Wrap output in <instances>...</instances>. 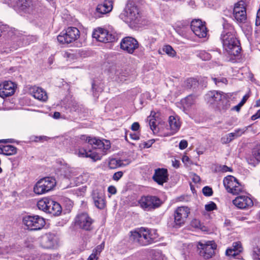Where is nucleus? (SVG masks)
Segmentation results:
<instances>
[{"label":"nucleus","instance_id":"4","mask_svg":"<svg viewBox=\"0 0 260 260\" xmlns=\"http://www.w3.org/2000/svg\"><path fill=\"white\" fill-rule=\"evenodd\" d=\"M138 203L142 209L147 211L157 209L163 204V202L159 197L152 195L142 196Z\"/></svg>","mask_w":260,"mask_h":260},{"label":"nucleus","instance_id":"1","mask_svg":"<svg viewBox=\"0 0 260 260\" xmlns=\"http://www.w3.org/2000/svg\"><path fill=\"white\" fill-rule=\"evenodd\" d=\"M223 30L220 35L223 53L230 60H234L240 55L242 50L240 41L234 25L224 19Z\"/></svg>","mask_w":260,"mask_h":260},{"label":"nucleus","instance_id":"33","mask_svg":"<svg viewBox=\"0 0 260 260\" xmlns=\"http://www.w3.org/2000/svg\"><path fill=\"white\" fill-rule=\"evenodd\" d=\"M108 166L110 169H115L118 167L123 166L124 164H123L122 160L111 158L109 160Z\"/></svg>","mask_w":260,"mask_h":260},{"label":"nucleus","instance_id":"57","mask_svg":"<svg viewBox=\"0 0 260 260\" xmlns=\"http://www.w3.org/2000/svg\"><path fill=\"white\" fill-rule=\"evenodd\" d=\"M173 166L175 168H178L180 166V162L179 160L175 159L173 161Z\"/></svg>","mask_w":260,"mask_h":260},{"label":"nucleus","instance_id":"10","mask_svg":"<svg viewBox=\"0 0 260 260\" xmlns=\"http://www.w3.org/2000/svg\"><path fill=\"white\" fill-rule=\"evenodd\" d=\"M190 213V209L187 206L178 207L174 213V227L179 228L182 226Z\"/></svg>","mask_w":260,"mask_h":260},{"label":"nucleus","instance_id":"44","mask_svg":"<svg viewBox=\"0 0 260 260\" xmlns=\"http://www.w3.org/2000/svg\"><path fill=\"white\" fill-rule=\"evenodd\" d=\"M212 80L214 81L216 85H217L220 82L225 84H227L228 83V81L225 78H221L220 79L212 78Z\"/></svg>","mask_w":260,"mask_h":260},{"label":"nucleus","instance_id":"40","mask_svg":"<svg viewBox=\"0 0 260 260\" xmlns=\"http://www.w3.org/2000/svg\"><path fill=\"white\" fill-rule=\"evenodd\" d=\"M217 207L216 204L212 201L210 202L209 204H206L205 206V210L207 211H212L217 209Z\"/></svg>","mask_w":260,"mask_h":260},{"label":"nucleus","instance_id":"24","mask_svg":"<svg viewBox=\"0 0 260 260\" xmlns=\"http://www.w3.org/2000/svg\"><path fill=\"white\" fill-rule=\"evenodd\" d=\"M243 248L242 243L240 241L235 242L233 243L231 247H229L225 251L227 256L235 257L239 255L243 251Z\"/></svg>","mask_w":260,"mask_h":260},{"label":"nucleus","instance_id":"2","mask_svg":"<svg viewBox=\"0 0 260 260\" xmlns=\"http://www.w3.org/2000/svg\"><path fill=\"white\" fill-rule=\"evenodd\" d=\"M156 231L148 228L141 227L129 232V240L139 246H146L157 241Z\"/></svg>","mask_w":260,"mask_h":260},{"label":"nucleus","instance_id":"25","mask_svg":"<svg viewBox=\"0 0 260 260\" xmlns=\"http://www.w3.org/2000/svg\"><path fill=\"white\" fill-rule=\"evenodd\" d=\"M30 92L34 98L40 101L45 102L48 99L46 92L42 88L35 86L30 88Z\"/></svg>","mask_w":260,"mask_h":260},{"label":"nucleus","instance_id":"47","mask_svg":"<svg viewBox=\"0 0 260 260\" xmlns=\"http://www.w3.org/2000/svg\"><path fill=\"white\" fill-rule=\"evenodd\" d=\"M129 135L130 138L133 140L137 141L139 140L140 138V132L130 133Z\"/></svg>","mask_w":260,"mask_h":260},{"label":"nucleus","instance_id":"14","mask_svg":"<svg viewBox=\"0 0 260 260\" xmlns=\"http://www.w3.org/2000/svg\"><path fill=\"white\" fill-rule=\"evenodd\" d=\"M139 46L138 41L132 37L123 38L120 42V48L124 51L132 54Z\"/></svg>","mask_w":260,"mask_h":260},{"label":"nucleus","instance_id":"5","mask_svg":"<svg viewBox=\"0 0 260 260\" xmlns=\"http://www.w3.org/2000/svg\"><path fill=\"white\" fill-rule=\"evenodd\" d=\"M22 223L27 230L31 231H39L45 225V219L38 215H25L23 217Z\"/></svg>","mask_w":260,"mask_h":260},{"label":"nucleus","instance_id":"16","mask_svg":"<svg viewBox=\"0 0 260 260\" xmlns=\"http://www.w3.org/2000/svg\"><path fill=\"white\" fill-rule=\"evenodd\" d=\"M16 84L11 81H5L0 83V97L5 98L14 94Z\"/></svg>","mask_w":260,"mask_h":260},{"label":"nucleus","instance_id":"60","mask_svg":"<svg viewBox=\"0 0 260 260\" xmlns=\"http://www.w3.org/2000/svg\"><path fill=\"white\" fill-rule=\"evenodd\" d=\"M11 142H12L11 139H3V140H0V143H11Z\"/></svg>","mask_w":260,"mask_h":260},{"label":"nucleus","instance_id":"19","mask_svg":"<svg viewBox=\"0 0 260 260\" xmlns=\"http://www.w3.org/2000/svg\"><path fill=\"white\" fill-rule=\"evenodd\" d=\"M223 97V92L216 90L208 91L205 95V100L210 105L219 106Z\"/></svg>","mask_w":260,"mask_h":260},{"label":"nucleus","instance_id":"49","mask_svg":"<svg viewBox=\"0 0 260 260\" xmlns=\"http://www.w3.org/2000/svg\"><path fill=\"white\" fill-rule=\"evenodd\" d=\"M140 126L138 122H134L131 125V129L133 131L137 132L140 129Z\"/></svg>","mask_w":260,"mask_h":260},{"label":"nucleus","instance_id":"18","mask_svg":"<svg viewBox=\"0 0 260 260\" xmlns=\"http://www.w3.org/2000/svg\"><path fill=\"white\" fill-rule=\"evenodd\" d=\"M168 170L166 168H157L154 170L152 179L158 185H162L169 180Z\"/></svg>","mask_w":260,"mask_h":260},{"label":"nucleus","instance_id":"31","mask_svg":"<svg viewBox=\"0 0 260 260\" xmlns=\"http://www.w3.org/2000/svg\"><path fill=\"white\" fill-rule=\"evenodd\" d=\"M252 256L254 260L260 258V239H255L253 245Z\"/></svg>","mask_w":260,"mask_h":260},{"label":"nucleus","instance_id":"46","mask_svg":"<svg viewBox=\"0 0 260 260\" xmlns=\"http://www.w3.org/2000/svg\"><path fill=\"white\" fill-rule=\"evenodd\" d=\"M182 161L184 164L185 166H190L192 164V161L189 157L186 155H184L182 157Z\"/></svg>","mask_w":260,"mask_h":260},{"label":"nucleus","instance_id":"52","mask_svg":"<svg viewBox=\"0 0 260 260\" xmlns=\"http://www.w3.org/2000/svg\"><path fill=\"white\" fill-rule=\"evenodd\" d=\"M105 246L104 242H103L100 245H99L96 246L95 247V249H96V251L100 254L102 250L104 249Z\"/></svg>","mask_w":260,"mask_h":260},{"label":"nucleus","instance_id":"13","mask_svg":"<svg viewBox=\"0 0 260 260\" xmlns=\"http://www.w3.org/2000/svg\"><path fill=\"white\" fill-rule=\"evenodd\" d=\"M92 36L98 41L105 43L113 42L115 41V35L110 32L108 30L101 27L95 29Z\"/></svg>","mask_w":260,"mask_h":260},{"label":"nucleus","instance_id":"34","mask_svg":"<svg viewBox=\"0 0 260 260\" xmlns=\"http://www.w3.org/2000/svg\"><path fill=\"white\" fill-rule=\"evenodd\" d=\"M162 50L169 56L174 57L176 56V52L170 45H165Z\"/></svg>","mask_w":260,"mask_h":260},{"label":"nucleus","instance_id":"45","mask_svg":"<svg viewBox=\"0 0 260 260\" xmlns=\"http://www.w3.org/2000/svg\"><path fill=\"white\" fill-rule=\"evenodd\" d=\"M123 175V172L122 171H118L115 173L112 177L113 180L118 181Z\"/></svg>","mask_w":260,"mask_h":260},{"label":"nucleus","instance_id":"26","mask_svg":"<svg viewBox=\"0 0 260 260\" xmlns=\"http://www.w3.org/2000/svg\"><path fill=\"white\" fill-rule=\"evenodd\" d=\"M113 5V2L112 0H105L103 4L98 5L96 11L100 14H106L112 11Z\"/></svg>","mask_w":260,"mask_h":260},{"label":"nucleus","instance_id":"61","mask_svg":"<svg viewBox=\"0 0 260 260\" xmlns=\"http://www.w3.org/2000/svg\"><path fill=\"white\" fill-rule=\"evenodd\" d=\"M232 109L234 110H236L237 112H239L240 109H241V107H240V106L238 104L237 105L233 107Z\"/></svg>","mask_w":260,"mask_h":260},{"label":"nucleus","instance_id":"39","mask_svg":"<svg viewBox=\"0 0 260 260\" xmlns=\"http://www.w3.org/2000/svg\"><path fill=\"white\" fill-rule=\"evenodd\" d=\"M203 194L206 197H210L212 196L213 191L212 188L208 186L204 187L202 189Z\"/></svg>","mask_w":260,"mask_h":260},{"label":"nucleus","instance_id":"17","mask_svg":"<svg viewBox=\"0 0 260 260\" xmlns=\"http://www.w3.org/2000/svg\"><path fill=\"white\" fill-rule=\"evenodd\" d=\"M233 204L241 209H249L253 205L252 199L247 196H239L233 200Z\"/></svg>","mask_w":260,"mask_h":260},{"label":"nucleus","instance_id":"48","mask_svg":"<svg viewBox=\"0 0 260 260\" xmlns=\"http://www.w3.org/2000/svg\"><path fill=\"white\" fill-rule=\"evenodd\" d=\"M232 141V139L230 138L229 134L221 138V142L223 144H228L230 143Z\"/></svg>","mask_w":260,"mask_h":260},{"label":"nucleus","instance_id":"22","mask_svg":"<svg viewBox=\"0 0 260 260\" xmlns=\"http://www.w3.org/2000/svg\"><path fill=\"white\" fill-rule=\"evenodd\" d=\"M126 13L128 21L130 22H135L140 17L139 9L135 5H128Z\"/></svg>","mask_w":260,"mask_h":260},{"label":"nucleus","instance_id":"30","mask_svg":"<svg viewBox=\"0 0 260 260\" xmlns=\"http://www.w3.org/2000/svg\"><path fill=\"white\" fill-rule=\"evenodd\" d=\"M238 182L237 179L231 175H229L225 177L223 181V185L227 191L230 189H231L234 185L238 184Z\"/></svg>","mask_w":260,"mask_h":260},{"label":"nucleus","instance_id":"27","mask_svg":"<svg viewBox=\"0 0 260 260\" xmlns=\"http://www.w3.org/2000/svg\"><path fill=\"white\" fill-rule=\"evenodd\" d=\"M244 11H246V8L245 2L244 1H239L235 4L233 10L234 16H236L237 17L240 16L239 15V12H240L242 13L241 17L242 19H243L244 17H245L243 13Z\"/></svg>","mask_w":260,"mask_h":260},{"label":"nucleus","instance_id":"28","mask_svg":"<svg viewBox=\"0 0 260 260\" xmlns=\"http://www.w3.org/2000/svg\"><path fill=\"white\" fill-rule=\"evenodd\" d=\"M29 0H18L14 6L15 9L19 12H26L30 7Z\"/></svg>","mask_w":260,"mask_h":260},{"label":"nucleus","instance_id":"12","mask_svg":"<svg viewBox=\"0 0 260 260\" xmlns=\"http://www.w3.org/2000/svg\"><path fill=\"white\" fill-rule=\"evenodd\" d=\"M80 139L91 145L92 148H101V147H104V149H110L111 148V143L109 140H100L95 137H91L84 135H81Z\"/></svg>","mask_w":260,"mask_h":260},{"label":"nucleus","instance_id":"37","mask_svg":"<svg viewBox=\"0 0 260 260\" xmlns=\"http://www.w3.org/2000/svg\"><path fill=\"white\" fill-rule=\"evenodd\" d=\"M245 130L244 129H237L235 130L234 132L229 134V136L233 140L235 138L240 137L244 133Z\"/></svg>","mask_w":260,"mask_h":260},{"label":"nucleus","instance_id":"54","mask_svg":"<svg viewBox=\"0 0 260 260\" xmlns=\"http://www.w3.org/2000/svg\"><path fill=\"white\" fill-rule=\"evenodd\" d=\"M221 170L223 172H232L233 169L231 167H229L226 165H223L222 167H221Z\"/></svg>","mask_w":260,"mask_h":260},{"label":"nucleus","instance_id":"55","mask_svg":"<svg viewBox=\"0 0 260 260\" xmlns=\"http://www.w3.org/2000/svg\"><path fill=\"white\" fill-rule=\"evenodd\" d=\"M259 118H260V109L257 110L256 113L251 116V119L252 120H255Z\"/></svg>","mask_w":260,"mask_h":260},{"label":"nucleus","instance_id":"41","mask_svg":"<svg viewBox=\"0 0 260 260\" xmlns=\"http://www.w3.org/2000/svg\"><path fill=\"white\" fill-rule=\"evenodd\" d=\"M252 154L256 160L260 162V147H258L253 149Z\"/></svg>","mask_w":260,"mask_h":260},{"label":"nucleus","instance_id":"3","mask_svg":"<svg viewBox=\"0 0 260 260\" xmlns=\"http://www.w3.org/2000/svg\"><path fill=\"white\" fill-rule=\"evenodd\" d=\"M37 207L39 210L54 216H58L62 212L61 205L49 197L40 199L37 203Z\"/></svg>","mask_w":260,"mask_h":260},{"label":"nucleus","instance_id":"50","mask_svg":"<svg viewBox=\"0 0 260 260\" xmlns=\"http://www.w3.org/2000/svg\"><path fill=\"white\" fill-rule=\"evenodd\" d=\"M188 146V143L186 140H181L179 143V148L180 149H184Z\"/></svg>","mask_w":260,"mask_h":260},{"label":"nucleus","instance_id":"9","mask_svg":"<svg viewBox=\"0 0 260 260\" xmlns=\"http://www.w3.org/2000/svg\"><path fill=\"white\" fill-rule=\"evenodd\" d=\"M197 247L200 255L204 259H208L214 254L217 245L214 241H208L205 243L199 242Z\"/></svg>","mask_w":260,"mask_h":260},{"label":"nucleus","instance_id":"7","mask_svg":"<svg viewBox=\"0 0 260 260\" xmlns=\"http://www.w3.org/2000/svg\"><path fill=\"white\" fill-rule=\"evenodd\" d=\"M80 36L79 30L75 27H68L57 36L58 41L62 44H69L76 41Z\"/></svg>","mask_w":260,"mask_h":260},{"label":"nucleus","instance_id":"53","mask_svg":"<svg viewBox=\"0 0 260 260\" xmlns=\"http://www.w3.org/2000/svg\"><path fill=\"white\" fill-rule=\"evenodd\" d=\"M46 137L45 136H35L34 138L32 139V141L36 142H39L42 141L44 140H46Z\"/></svg>","mask_w":260,"mask_h":260},{"label":"nucleus","instance_id":"11","mask_svg":"<svg viewBox=\"0 0 260 260\" xmlns=\"http://www.w3.org/2000/svg\"><path fill=\"white\" fill-rule=\"evenodd\" d=\"M93 220L87 213L79 214L75 219V225L86 231H90L93 229Z\"/></svg>","mask_w":260,"mask_h":260},{"label":"nucleus","instance_id":"15","mask_svg":"<svg viewBox=\"0 0 260 260\" xmlns=\"http://www.w3.org/2000/svg\"><path fill=\"white\" fill-rule=\"evenodd\" d=\"M190 28L199 38H203L207 36L208 29L205 21H202L200 19H194L191 22Z\"/></svg>","mask_w":260,"mask_h":260},{"label":"nucleus","instance_id":"64","mask_svg":"<svg viewBox=\"0 0 260 260\" xmlns=\"http://www.w3.org/2000/svg\"><path fill=\"white\" fill-rule=\"evenodd\" d=\"M254 107H260V99L256 101L255 104L254 105Z\"/></svg>","mask_w":260,"mask_h":260},{"label":"nucleus","instance_id":"59","mask_svg":"<svg viewBox=\"0 0 260 260\" xmlns=\"http://www.w3.org/2000/svg\"><path fill=\"white\" fill-rule=\"evenodd\" d=\"M60 116V113L58 112H55L53 114V117L55 119H58Z\"/></svg>","mask_w":260,"mask_h":260},{"label":"nucleus","instance_id":"42","mask_svg":"<svg viewBox=\"0 0 260 260\" xmlns=\"http://www.w3.org/2000/svg\"><path fill=\"white\" fill-rule=\"evenodd\" d=\"M243 13H244V15L245 17H244V18H243V19H242V17L241 16H242V13L239 12V15H240V16H239L238 17H237L236 16H234L235 19L238 22H240V23H245L246 22V20L247 19V15H246V11H244L243 12Z\"/></svg>","mask_w":260,"mask_h":260},{"label":"nucleus","instance_id":"58","mask_svg":"<svg viewBox=\"0 0 260 260\" xmlns=\"http://www.w3.org/2000/svg\"><path fill=\"white\" fill-rule=\"evenodd\" d=\"M99 259L98 256H95V254H91L88 257L87 260H98Z\"/></svg>","mask_w":260,"mask_h":260},{"label":"nucleus","instance_id":"6","mask_svg":"<svg viewBox=\"0 0 260 260\" xmlns=\"http://www.w3.org/2000/svg\"><path fill=\"white\" fill-rule=\"evenodd\" d=\"M56 180L53 177H46L40 179L34 187V192L38 195L45 194L55 186Z\"/></svg>","mask_w":260,"mask_h":260},{"label":"nucleus","instance_id":"29","mask_svg":"<svg viewBox=\"0 0 260 260\" xmlns=\"http://www.w3.org/2000/svg\"><path fill=\"white\" fill-rule=\"evenodd\" d=\"M17 149L11 145H0V154L5 155H12L17 153Z\"/></svg>","mask_w":260,"mask_h":260},{"label":"nucleus","instance_id":"35","mask_svg":"<svg viewBox=\"0 0 260 260\" xmlns=\"http://www.w3.org/2000/svg\"><path fill=\"white\" fill-rule=\"evenodd\" d=\"M243 190V187L241 184L238 182V184L234 185L231 189H230L228 192L233 194H238L241 192Z\"/></svg>","mask_w":260,"mask_h":260},{"label":"nucleus","instance_id":"20","mask_svg":"<svg viewBox=\"0 0 260 260\" xmlns=\"http://www.w3.org/2000/svg\"><path fill=\"white\" fill-rule=\"evenodd\" d=\"M56 243L54 234L49 233L42 236L40 239V245L44 249H52Z\"/></svg>","mask_w":260,"mask_h":260},{"label":"nucleus","instance_id":"56","mask_svg":"<svg viewBox=\"0 0 260 260\" xmlns=\"http://www.w3.org/2000/svg\"><path fill=\"white\" fill-rule=\"evenodd\" d=\"M249 96L250 95L249 94H246L243 96V98L241 101V102L244 104L246 102Z\"/></svg>","mask_w":260,"mask_h":260},{"label":"nucleus","instance_id":"36","mask_svg":"<svg viewBox=\"0 0 260 260\" xmlns=\"http://www.w3.org/2000/svg\"><path fill=\"white\" fill-rule=\"evenodd\" d=\"M156 115V113L154 111H152L150 113V119H149V125L152 131H154L156 129V119L155 118V116Z\"/></svg>","mask_w":260,"mask_h":260},{"label":"nucleus","instance_id":"62","mask_svg":"<svg viewBox=\"0 0 260 260\" xmlns=\"http://www.w3.org/2000/svg\"><path fill=\"white\" fill-rule=\"evenodd\" d=\"M91 86H92V89L93 91V92L96 91V84H95L94 81L92 82Z\"/></svg>","mask_w":260,"mask_h":260},{"label":"nucleus","instance_id":"32","mask_svg":"<svg viewBox=\"0 0 260 260\" xmlns=\"http://www.w3.org/2000/svg\"><path fill=\"white\" fill-rule=\"evenodd\" d=\"M184 84L187 89H194L199 86V80L196 78H188L184 81Z\"/></svg>","mask_w":260,"mask_h":260},{"label":"nucleus","instance_id":"51","mask_svg":"<svg viewBox=\"0 0 260 260\" xmlns=\"http://www.w3.org/2000/svg\"><path fill=\"white\" fill-rule=\"evenodd\" d=\"M108 191L111 194H115L117 192V189L114 186L111 185L108 187Z\"/></svg>","mask_w":260,"mask_h":260},{"label":"nucleus","instance_id":"21","mask_svg":"<svg viewBox=\"0 0 260 260\" xmlns=\"http://www.w3.org/2000/svg\"><path fill=\"white\" fill-rule=\"evenodd\" d=\"M92 199L95 206L100 209H103L106 205L105 196L103 192L94 190L92 192Z\"/></svg>","mask_w":260,"mask_h":260},{"label":"nucleus","instance_id":"8","mask_svg":"<svg viewBox=\"0 0 260 260\" xmlns=\"http://www.w3.org/2000/svg\"><path fill=\"white\" fill-rule=\"evenodd\" d=\"M101 148H92V150H87L83 147L79 148L76 152L78 156L81 157H89L95 161L100 160L102 156L107 153L109 149H104V147Z\"/></svg>","mask_w":260,"mask_h":260},{"label":"nucleus","instance_id":"38","mask_svg":"<svg viewBox=\"0 0 260 260\" xmlns=\"http://www.w3.org/2000/svg\"><path fill=\"white\" fill-rule=\"evenodd\" d=\"M196 97L194 95L190 94L187 96L185 99L186 104L191 106L195 103Z\"/></svg>","mask_w":260,"mask_h":260},{"label":"nucleus","instance_id":"43","mask_svg":"<svg viewBox=\"0 0 260 260\" xmlns=\"http://www.w3.org/2000/svg\"><path fill=\"white\" fill-rule=\"evenodd\" d=\"M191 225L195 228L202 229V225L199 219H193L191 222Z\"/></svg>","mask_w":260,"mask_h":260},{"label":"nucleus","instance_id":"63","mask_svg":"<svg viewBox=\"0 0 260 260\" xmlns=\"http://www.w3.org/2000/svg\"><path fill=\"white\" fill-rule=\"evenodd\" d=\"M255 25L256 26L260 25V18L259 15H257L256 19L255 21Z\"/></svg>","mask_w":260,"mask_h":260},{"label":"nucleus","instance_id":"23","mask_svg":"<svg viewBox=\"0 0 260 260\" xmlns=\"http://www.w3.org/2000/svg\"><path fill=\"white\" fill-rule=\"evenodd\" d=\"M169 123L170 126V132L164 136H168L176 134L180 129L181 126V122L178 117L170 116L169 118Z\"/></svg>","mask_w":260,"mask_h":260}]
</instances>
